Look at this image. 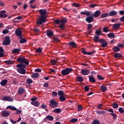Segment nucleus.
<instances>
[{
    "label": "nucleus",
    "instance_id": "obj_1",
    "mask_svg": "<svg viewBox=\"0 0 124 124\" xmlns=\"http://www.w3.org/2000/svg\"><path fill=\"white\" fill-rule=\"evenodd\" d=\"M39 13L41 16L38 18L37 21L36 22V24L38 27L42 24L47 22V10L46 9H40L39 10Z\"/></svg>",
    "mask_w": 124,
    "mask_h": 124
},
{
    "label": "nucleus",
    "instance_id": "obj_2",
    "mask_svg": "<svg viewBox=\"0 0 124 124\" xmlns=\"http://www.w3.org/2000/svg\"><path fill=\"white\" fill-rule=\"evenodd\" d=\"M16 61L17 62H19L20 63H25L26 65H29V64H30V62L28 61V60L26 59L25 57H18Z\"/></svg>",
    "mask_w": 124,
    "mask_h": 124
},
{
    "label": "nucleus",
    "instance_id": "obj_3",
    "mask_svg": "<svg viewBox=\"0 0 124 124\" xmlns=\"http://www.w3.org/2000/svg\"><path fill=\"white\" fill-rule=\"evenodd\" d=\"M73 69L71 68H66L65 69H63V70L61 72V74L63 76H65L66 75H68L70 72H72Z\"/></svg>",
    "mask_w": 124,
    "mask_h": 124
},
{
    "label": "nucleus",
    "instance_id": "obj_4",
    "mask_svg": "<svg viewBox=\"0 0 124 124\" xmlns=\"http://www.w3.org/2000/svg\"><path fill=\"white\" fill-rule=\"evenodd\" d=\"M59 106V103L55 100V99H51L49 101V106L53 108H57Z\"/></svg>",
    "mask_w": 124,
    "mask_h": 124
},
{
    "label": "nucleus",
    "instance_id": "obj_5",
    "mask_svg": "<svg viewBox=\"0 0 124 124\" xmlns=\"http://www.w3.org/2000/svg\"><path fill=\"white\" fill-rule=\"evenodd\" d=\"M99 43L101 44V46L103 48H105L108 46V42L106 41L104 39H101L99 40Z\"/></svg>",
    "mask_w": 124,
    "mask_h": 124
},
{
    "label": "nucleus",
    "instance_id": "obj_6",
    "mask_svg": "<svg viewBox=\"0 0 124 124\" xmlns=\"http://www.w3.org/2000/svg\"><path fill=\"white\" fill-rule=\"evenodd\" d=\"M11 41L10 40V37L7 36L5 38L4 40L3 41V45H5V46L8 45H10V43Z\"/></svg>",
    "mask_w": 124,
    "mask_h": 124
},
{
    "label": "nucleus",
    "instance_id": "obj_7",
    "mask_svg": "<svg viewBox=\"0 0 124 124\" xmlns=\"http://www.w3.org/2000/svg\"><path fill=\"white\" fill-rule=\"evenodd\" d=\"M2 100H3V101H10V102H12L14 100L11 97V96H8L3 97Z\"/></svg>",
    "mask_w": 124,
    "mask_h": 124
},
{
    "label": "nucleus",
    "instance_id": "obj_8",
    "mask_svg": "<svg viewBox=\"0 0 124 124\" xmlns=\"http://www.w3.org/2000/svg\"><path fill=\"white\" fill-rule=\"evenodd\" d=\"M16 35H17L19 38H21L22 36V31L19 28L17 29L15 31Z\"/></svg>",
    "mask_w": 124,
    "mask_h": 124
},
{
    "label": "nucleus",
    "instance_id": "obj_9",
    "mask_svg": "<svg viewBox=\"0 0 124 124\" xmlns=\"http://www.w3.org/2000/svg\"><path fill=\"white\" fill-rule=\"evenodd\" d=\"M6 12L5 10H2L0 12V18H7L8 16L7 14H5Z\"/></svg>",
    "mask_w": 124,
    "mask_h": 124
},
{
    "label": "nucleus",
    "instance_id": "obj_10",
    "mask_svg": "<svg viewBox=\"0 0 124 124\" xmlns=\"http://www.w3.org/2000/svg\"><path fill=\"white\" fill-rule=\"evenodd\" d=\"M17 71L18 73L20 74H23V75H25L26 73H27V72L26 71V69L23 68H19Z\"/></svg>",
    "mask_w": 124,
    "mask_h": 124
},
{
    "label": "nucleus",
    "instance_id": "obj_11",
    "mask_svg": "<svg viewBox=\"0 0 124 124\" xmlns=\"http://www.w3.org/2000/svg\"><path fill=\"white\" fill-rule=\"evenodd\" d=\"M85 20L87 22V23H92L93 22V15L88 16L86 18Z\"/></svg>",
    "mask_w": 124,
    "mask_h": 124
},
{
    "label": "nucleus",
    "instance_id": "obj_12",
    "mask_svg": "<svg viewBox=\"0 0 124 124\" xmlns=\"http://www.w3.org/2000/svg\"><path fill=\"white\" fill-rule=\"evenodd\" d=\"M81 73L82 75H89L90 74V70L88 69H82L81 71Z\"/></svg>",
    "mask_w": 124,
    "mask_h": 124
},
{
    "label": "nucleus",
    "instance_id": "obj_13",
    "mask_svg": "<svg viewBox=\"0 0 124 124\" xmlns=\"http://www.w3.org/2000/svg\"><path fill=\"white\" fill-rule=\"evenodd\" d=\"M1 116L3 117H8V116H10V112L8 111H2Z\"/></svg>",
    "mask_w": 124,
    "mask_h": 124
},
{
    "label": "nucleus",
    "instance_id": "obj_14",
    "mask_svg": "<svg viewBox=\"0 0 124 124\" xmlns=\"http://www.w3.org/2000/svg\"><path fill=\"white\" fill-rule=\"evenodd\" d=\"M27 65H28L24 64V63H20L19 64L16 65V67L18 68H23L25 69V68L27 67Z\"/></svg>",
    "mask_w": 124,
    "mask_h": 124
},
{
    "label": "nucleus",
    "instance_id": "obj_15",
    "mask_svg": "<svg viewBox=\"0 0 124 124\" xmlns=\"http://www.w3.org/2000/svg\"><path fill=\"white\" fill-rule=\"evenodd\" d=\"M46 34L48 37H51L54 35V32L51 30H47L46 31Z\"/></svg>",
    "mask_w": 124,
    "mask_h": 124
},
{
    "label": "nucleus",
    "instance_id": "obj_16",
    "mask_svg": "<svg viewBox=\"0 0 124 124\" xmlns=\"http://www.w3.org/2000/svg\"><path fill=\"white\" fill-rule=\"evenodd\" d=\"M17 93L18 94H23V93H26V90L25 89L22 88V87H19L18 91Z\"/></svg>",
    "mask_w": 124,
    "mask_h": 124
},
{
    "label": "nucleus",
    "instance_id": "obj_17",
    "mask_svg": "<svg viewBox=\"0 0 124 124\" xmlns=\"http://www.w3.org/2000/svg\"><path fill=\"white\" fill-rule=\"evenodd\" d=\"M68 45L72 47V48H76L77 47V44L74 42H70L68 43Z\"/></svg>",
    "mask_w": 124,
    "mask_h": 124
},
{
    "label": "nucleus",
    "instance_id": "obj_18",
    "mask_svg": "<svg viewBox=\"0 0 124 124\" xmlns=\"http://www.w3.org/2000/svg\"><path fill=\"white\" fill-rule=\"evenodd\" d=\"M113 57L114 58H115V59H119V58H124L123 55L119 53H114V54L113 55Z\"/></svg>",
    "mask_w": 124,
    "mask_h": 124
},
{
    "label": "nucleus",
    "instance_id": "obj_19",
    "mask_svg": "<svg viewBox=\"0 0 124 124\" xmlns=\"http://www.w3.org/2000/svg\"><path fill=\"white\" fill-rule=\"evenodd\" d=\"M112 26V29H113V30H118V29H120V27H121V24L115 23Z\"/></svg>",
    "mask_w": 124,
    "mask_h": 124
},
{
    "label": "nucleus",
    "instance_id": "obj_20",
    "mask_svg": "<svg viewBox=\"0 0 124 124\" xmlns=\"http://www.w3.org/2000/svg\"><path fill=\"white\" fill-rule=\"evenodd\" d=\"M118 14V12L116 11L112 10L111 11H110L108 13V15L110 16H116Z\"/></svg>",
    "mask_w": 124,
    "mask_h": 124
},
{
    "label": "nucleus",
    "instance_id": "obj_21",
    "mask_svg": "<svg viewBox=\"0 0 124 124\" xmlns=\"http://www.w3.org/2000/svg\"><path fill=\"white\" fill-rule=\"evenodd\" d=\"M76 81L77 82H83V81H84V78L82 77H80V76H78L76 77Z\"/></svg>",
    "mask_w": 124,
    "mask_h": 124
},
{
    "label": "nucleus",
    "instance_id": "obj_22",
    "mask_svg": "<svg viewBox=\"0 0 124 124\" xmlns=\"http://www.w3.org/2000/svg\"><path fill=\"white\" fill-rule=\"evenodd\" d=\"M59 100L61 101V102H63V101H65L66 100V97L64 95H62L59 96Z\"/></svg>",
    "mask_w": 124,
    "mask_h": 124
},
{
    "label": "nucleus",
    "instance_id": "obj_23",
    "mask_svg": "<svg viewBox=\"0 0 124 124\" xmlns=\"http://www.w3.org/2000/svg\"><path fill=\"white\" fill-rule=\"evenodd\" d=\"M89 81L91 83H95L96 82L95 78L93 76H89Z\"/></svg>",
    "mask_w": 124,
    "mask_h": 124
},
{
    "label": "nucleus",
    "instance_id": "obj_24",
    "mask_svg": "<svg viewBox=\"0 0 124 124\" xmlns=\"http://www.w3.org/2000/svg\"><path fill=\"white\" fill-rule=\"evenodd\" d=\"M6 109H10L13 111H16V110H17V108L13 106H8L6 108Z\"/></svg>",
    "mask_w": 124,
    "mask_h": 124
},
{
    "label": "nucleus",
    "instance_id": "obj_25",
    "mask_svg": "<svg viewBox=\"0 0 124 124\" xmlns=\"http://www.w3.org/2000/svg\"><path fill=\"white\" fill-rule=\"evenodd\" d=\"M101 14V12L100 11H96L94 14H93V16L95 18H97V17L99 16V15Z\"/></svg>",
    "mask_w": 124,
    "mask_h": 124
},
{
    "label": "nucleus",
    "instance_id": "obj_26",
    "mask_svg": "<svg viewBox=\"0 0 124 124\" xmlns=\"http://www.w3.org/2000/svg\"><path fill=\"white\" fill-rule=\"evenodd\" d=\"M21 52V49L19 48H15L12 51V53L14 54H19Z\"/></svg>",
    "mask_w": 124,
    "mask_h": 124
},
{
    "label": "nucleus",
    "instance_id": "obj_27",
    "mask_svg": "<svg viewBox=\"0 0 124 124\" xmlns=\"http://www.w3.org/2000/svg\"><path fill=\"white\" fill-rule=\"evenodd\" d=\"M93 40L95 43H99V41L100 40V39H99V36H94Z\"/></svg>",
    "mask_w": 124,
    "mask_h": 124
},
{
    "label": "nucleus",
    "instance_id": "obj_28",
    "mask_svg": "<svg viewBox=\"0 0 124 124\" xmlns=\"http://www.w3.org/2000/svg\"><path fill=\"white\" fill-rule=\"evenodd\" d=\"M95 33L98 36L101 35V28H99L98 30H97L95 31Z\"/></svg>",
    "mask_w": 124,
    "mask_h": 124
},
{
    "label": "nucleus",
    "instance_id": "obj_29",
    "mask_svg": "<svg viewBox=\"0 0 124 124\" xmlns=\"http://www.w3.org/2000/svg\"><path fill=\"white\" fill-rule=\"evenodd\" d=\"M7 79H4L2 80L0 83V85H1V86H6V85L7 84Z\"/></svg>",
    "mask_w": 124,
    "mask_h": 124
},
{
    "label": "nucleus",
    "instance_id": "obj_30",
    "mask_svg": "<svg viewBox=\"0 0 124 124\" xmlns=\"http://www.w3.org/2000/svg\"><path fill=\"white\" fill-rule=\"evenodd\" d=\"M22 18L23 17L21 16H17L13 19V22L15 23V24H16V23H18V22H19V21H16V20H21Z\"/></svg>",
    "mask_w": 124,
    "mask_h": 124
},
{
    "label": "nucleus",
    "instance_id": "obj_31",
    "mask_svg": "<svg viewBox=\"0 0 124 124\" xmlns=\"http://www.w3.org/2000/svg\"><path fill=\"white\" fill-rule=\"evenodd\" d=\"M100 90H101L102 93H104V92H106L107 91V87L102 85L100 87Z\"/></svg>",
    "mask_w": 124,
    "mask_h": 124
},
{
    "label": "nucleus",
    "instance_id": "obj_32",
    "mask_svg": "<svg viewBox=\"0 0 124 124\" xmlns=\"http://www.w3.org/2000/svg\"><path fill=\"white\" fill-rule=\"evenodd\" d=\"M31 104L34 106H35L36 107H38L39 105H40V103H39V102L38 101H35L34 102H31Z\"/></svg>",
    "mask_w": 124,
    "mask_h": 124
},
{
    "label": "nucleus",
    "instance_id": "obj_33",
    "mask_svg": "<svg viewBox=\"0 0 124 124\" xmlns=\"http://www.w3.org/2000/svg\"><path fill=\"white\" fill-rule=\"evenodd\" d=\"M31 78H38L39 77V73H33L32 75H31Z\"/></svg>",
    "mask_w": 124,
    "mask_h": 124
},
{
    "label": "nucleus",
    "instance_id": "obj_34",
    "mask_svg": "<svg viewBox=\"0 0 124 124\" xmlns=\"http://www.w3.org/2000/svg\"><path fill=\"white\" fill-rule=\"evenodd\" d=\"M53 112L54 113H55L56 114H60L62 112V109L61 108H55L53 110Z\"/></svg>",
    "mask_w": 124,
    "mask_h": 124
},
{
    "label": "nucleus",
    "instance_id": "obj_35",
    "mask_svg": "<svg viewBox=\"0 0 124 124\" xmlns=\"http://www.w3.org/2000/svg\"><path fill=\"white\" fill-rule=\"evenodd\" d=\"M112 51H113V52H120L121 48H120L118 46H114L112 48Z\"/></svg>",
    "mask_w": 124,
    "mask_h": 124
},
{
    "label": "nucleus",
    "instance_id": "obj_36",
    "mask_svg": "<svg viewBox=\"0 0 124 124\" xmlns=\"http://www.w3.org/2000/svg\"><path fill=\"white\" fill-rule=\"evenodd\" d=\"M80 14H82V15H86V16H90V15H91V12H81Z\"/></svg>",
    "mask_w": 124,
    "mask_h": 124
},
{
    "label": "nucleus",
    "instance_id": "obj_37",
    "mask_svg": "<svg viewBox=\"0 0 124 124\" xmlns=\"http://www.w3.org/2000/svg\"><path fill=\"white\" fill-rule=\"evenodd\" d=\"M19 39H20L19 42L22 44H24V43H26L27 42V40H26V39H25V38L21 37V38H19Z\"/></svg>",
    "mask_w": 124,
    "mask_h": 124
},
{
    "label": "nucleus",
    "instance_id": "obj_38",
    "mask_svg": "<svg viewBox=\"0 0 124 124\" xmlns=\"http://www.w3.org/2000/svg\"><path fill=\"white\" fill-rule=\"evenodd\" d=\"M109 38H115V34L114 33H110L107 34Z\"/></svg>",
    "mask_w": 124,
    "mask_h": 124
},
{
    "label": "nucleus",
    "instance_id": "obj_39",
    "mask_svg": "<svg viewBox=\"0 0 124 124\" xmlns=\"http://www.w3.org/2000/svg\"><path fill=\"white\" fill-rule=\"evenodd\" d=\"M46 119L48 120L49 121H53V120H54V117L51 115H47L46 117Z\"/></svg>",
    "mask_w": 124,
    "mask_h": 124
},
{
    "label": "nucleus",
    "instance_id": "obj_40",
    "mask_svg": "<svg viewBox=\"0 0 124 124\" xmlns=\"http://www.w3.org/2000/svg\"><path fill=\"white\" fill-rule=\"evenodd\" d=\"M53 41H54V42H55L56 43H57L58 42H60V41H61V40H60V39H59V38H58L57 37H53Z\"/></svg>",
    "mask_w": 124,
    "mask_h": 124
},
{
    "label": "nucleus",
    "instance_id": "obj_41",
    "mask_svg": "<svg viewBox=\"0 0 124 124\" xmlns=\"http://www.w3.org/2000/svg\"><path fill=\"white\" fill-rule=\"evenodd\" d=\"M108 16H109V13H107L102 14L101 16V18H105L106 17H108Z\"/></svg>",
    "mask_w": 124,
    "mask_h": 124
},
{
    "label": "nucleus",
    "instance_id": "obj_42",
    "mask_svg": "<svg viewBox=\"0 0 124 124\" xmlns=\"http://www.w3.org/2000/svg\"><path fill=\"white\" fill-rule=\"evenodd\" d=\"M97 79H98V80H99L100 81H101L102 80H104V78L102 77V76L100 75H97Z\"/></svg>",
    "mask_w": 124,
    "mask_h": 124
},
{
    "label": "nucleus",
    "instance_id": "obj_43",
    "mask_svg": "<svg viewBox=\"0 0 124 124\" xmlns=\"http://www.w3.org/2000/svg\"><path fill=\"white\" fill-rule=\"evenodd\" d=\"M5 63H6V64L11 65L13 64V62H12V61L8 60L5 61Z\"/></svg>",
    "mask_w": 124,
    "mask_h": 124
},
{
    "label": "nucleus",
    "instance_id": "obj_44",
    "mask_svg": "<svg viewBox=\"0 0 124 124\" xmlns=\"http://www.w3.org/2000/svg\"><path fill=\"white\" fill-rule=\"evenodd\" d=\"M61 23L63 25H65V24H66L67 23V19L65 18L63 19H62L61 20Z\"/></svg>",
    "mask_w": 124,
    "mask_h": 124
},
{
    "label": "nucleus",
    "instance_id": "obj_45",
    "mask_svg": "<svg viewBox=\"0 0 124 124\" xmlns=\"http://www.w3.org/2000/svg\"><path fill=\"white\" fill-rule=\"evenodd\" d=\"M109 28L108 27H105L103 29V31L104 32H108L109 31Z\"/></svg>",
    "mask_w": 124,
    "mask_h": 124
},
{
    "label": "nucleus",
    "instance_id": "obj_46",
    "mask_svg": "<svg viewBox=\"0 0 124 124\" xmlns=\"http://www.w3.org/2000/svg\"><path fill=\"white\" fill-rule=\"evenodd\" d=\"M96 113L97 114H99V115H104V114H105V111L103 110H102V111L98 110L96 111Z\"/></svg>",
    "mask_w": 124,
    "mask_h": 124
},
{
    "label": "nucleus",
    "instance_id": "obj_47",
    "mask_svg": "<svg viewBox=\"0 0 124 124\" xmlns=\"http://www.w3.org/2000/svg\"><path fill=\"white\" fill-rule=\"evenodd\" d=\"M100 124V122H99V121H98L97 119H95L94 121H93V122L91 124Z\"/></svg>",
    "mask_w": 124,
    "mask_h": 124
},
{
    "label": "nucleus",
    "instance_id": "obj_48",
    "mask_svg": "<svg viewBox=\"0 0 124 124\" xmlns=\"http://www.w3.org/2000/svg\"><path fill=\"white\" fill-rule=\"evenodd\" d=\"M113 108L116 109V108H118L119 107V105L117 103H112Z\"/></svg>",
    "mask_w": 124,
    "mask_h": 124
},
{
    "label": "nucleus",
    "instance_id": "obj_49",
    "mask_svg": "<svg viewBox=\"0 0 124 124\" xmlns=\"http://www.w3.org/2000/svg\"><path fill=\"white\" fill-rule=\"evenodd\" d=\"M26 83H27V84H32V79H31V78H28L26 80Z\"/></svg>",
    "mask_w": 124,
    "mask_h": 124
},
{
    "label": "nucleus",
    "instance_id": "obj_50",
    "mask_svg": "<svg viewBox=\"0 0 124 124\" xmlns=\"http://www.w3.org/2000/svg\"><path fill=\"white\" fill-rule=\"evenodd\" d=\"M58 95H59V96H62V95H64V93H63V91H59L58 92Z\"/></svg>",
    "mask_w": 124,
    "mask_h": 124
},
{
    "label": "nucleus",
    "instance_id": "obj_51",
    "mask_svg": "<svg viewBox=\"0 0 124 124\" xmlns=\"http://www.w3.org/2000/svg\"><path fill=\"white\" fill-rule=\"evenodd\" d=\"M70 123H77L78 122V119L77 118H72L70 120Z\"/></svg>",
    "mask_w": 124,
    "mask_h": 124
},
{
    "label": "nucleus",
    "instance_id": "obj_52",
    "mask_svg": "<svg viewBox=\"0 0 124 124\" xmlns=\"http://www.w3.org/2000/svg\"><path fill=\"white\" fill-rule=\"evenodd\" d=\"M33 30V31H34V32H35L36 33H38V32H40V30L37 27H35L34 30Z\"/></svg>",
    "mask_w": 124,
    "mask_h": 124
},
{
    "label": "nucleus",
    "instance_id": "obj_53",
    "mask_svg": "<svg viewBox=\"0 0 124 124\" xmlns=\"http://www.w3.org/2000/svg\"><path fill=\"white\" fill-rule=\"evenodd\" d=\"M95 53H96L95 50H93L92 52H87L86 55H88V56H91V55H93V54H95Z\"/></svg>",
    "mask_w": 124,
    "mask_h": 124
},
{
    "label": "nucleus",
    "instance_id": "obj_54",
    "mask_svg": "<svg viewBox=\"0 0 124 124\" xmlns=\"http://www.w3.org/2000/svg\"><path fill=\"white\" fill-rule=\"evenodd\" d=\"M82 110H83V106L80 105H78V111H82Z\"/></svg>",
    "mask_w": 124,
    "mask_h": 124
},
{
    "label": "nucleus",
    "instance_id": "obj_55",
    "mask_svg": "<svg viewBox=\"0 0 124 124\" xmlns=\"http://www.w3.org/2000/svg\"><path fill=\"white\" fill-rule=\"evenodd\" d=\"M50 62L52 64V65H55L57 64V62L56 60H52L50 61Z\"/></svg>",
    "mask_w": 124,
    "mask_h": 124
},
{
    "label": "nucleus",
    "instance_id": "obj_56",
    "mask_svg": "<svg viewBox=\"0 0 124 124\" xmlns=\"http://www.w3.org/2000/svg\"><path fill=\"white\" fill-rule=\"evenodd\" d=\"M59 28L62 30V31H63L64 29H65V26H64V24H61L59 26Z\"/></svg>",
    "mask_w": 124,
    "mask_h": 124
},
{
    "label": "nucleus",
    "instance_id": "obj_57",
    "mask_svg": "<svg viewBox=\"0 0 124 124\" xmlns=\"http://www.w3.org/2000/svg\"><path fill=\"white\" fill-rule=\"evenodd\" d=\"M84 91H86V92H89V91H90V86H84Z\"/></svg>",
    "mask_w": 124,
    "mask_h": 124
},
{
    "label": "nucleus",
    "instance_id": "obj_58",
    "mask_svg": "<svg viewBox=\"0 0 124 124\" xmlns=\"http://www.w3.org/2000/svg\"><path fill=\"white\" fill-rule=\"evenodd\" d=\"M93 28V25L91 24H89L87 25V30L88 31H90L91 29Z\"/></svg>",
    "mask_w": 124,
    "mask_h": 124
},
{
    "label": "nucleus",
    "instance_id": "obj_59",
    "mask_svg": "<svg viewBox=\"0 0 124 124\" xmlns=\"http://www.w3.org/2000/svg\"><path fill=\"white\" fill-rule=\"evenodd\" d=\"M2 32L3 34H6L8 33V32H9V31H8V30L5 29L2 31Z\"/></svg>",
    "mask_w": 124,
    "mask_h": 124
},
{
    "label": "nucleus",
    "instance_id": "obj_60",
    "mask_svg": "<svg viewBox=\"0 0 124 124\" xmlns=\"http://www.w3.org/2000/svg\"><path fill=\"white\" fill-rule=\"evenodd\" d=\"M110 115H112L113 116V120H116V119H117V114L116 113H110Z\"/></svg>",
    "mask_w": 124,
    "mask_h": 124
},
{
    "label": "nucleus",
    "instance_id": "obj_61",
    "mask_svg": "<svg viewBox=\"0 0 124 124\" xmlns=\"http://www.w3.org/2000/svg\"><path fill=\"white\" fill-rule=\"evenodd\" d=\"M81 5H80L79 4H77L76 3H74L72 4V6H75V7H79V6H80Z\"/></svg>",
    "mask_w": 124,
    "mask_h": 124
},
{
    "label": "nucleus",
    "instance_id": "obj_62",
    "mask_svg": "<svg viewBox=\"0 0 124 124\" xmlns=\"http://www.w3.org/2000/svg\"><path fill=\"white\" fill-rule=\"evenodd\" d=\"M41 107L42 109H46V108H47V106L44 104H42L41 105Z\"/></svg>",
    "mask_w": 124,
    "mask_h": 124
},
{
    "label": "nucleus",
    "instance_id": "obj_63",
    "mask_svg": "<svg viewBox=\"0 0 124 124\" xmlns=\"http://www.w3.org/2000/svg\"><path fill=\"white\" fill-rule=\"evenodd\" d=\"M54 22L55 23V24H57V25H59V24H61V20L55 19L54 20Z\"/></svg>",
    "mask_w": 124,
    "mask_h": 124
},
{
    "label": "nucleus",
    "instance_id": "obj_64",
    "mask_svg": "<svg viewBox=\"0 0 124 124\" xmlns=\"http://www.w3.org/2000/svg\"><path fill=\"white\" fill-rule=\"evenodd\" d=\"M37 99V97H33L32 98H31V102H35L36 101Z\"/></svg>",
    "mask_w": 124,
    "mask_h": 124
}]
</instances>
